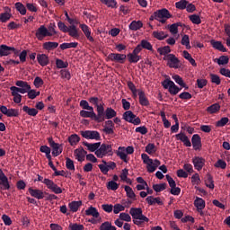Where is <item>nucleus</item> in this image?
<instances>
[{
  "label": "nucleus",
  "instance_id": "obj_6",
  "mask_svg": "<svg viewBox=\"0 0 230 230\" xmlns=\"http://www.w3.org/2000/svg\"><path fill=\"white\" fill-rule=\"evenodd\" d=\"M163 60L167 62V66L171 69H179L181 67V60L174 54H168L164 57Z\"/></svg>",
  "mask_w": 230,
  "mask_h": 230
},
{
  "label": "nucleus",
  "instance_id": "obj_42",
  "mask_svg": "<svg viewBox=\"0 0 230 230\" xmlns=\"http://www.w3.org/2000/svg\"><path fill=\"white\" fill-rule=\"evenodd\" d=\"M125 147H119V150L117 152L118 157H119L124 163H128V159L127 158V153H125Z\"/></svg>",
  "mask_w": 230,
  "mask_h": 230
},
{
  "label": "nucleus",
  "instance_id": "obj_29",
  "mask_svg": "<svg viewBox=\"0 0 230 230\" xmlns=\"http://www.w3.org/2000/svg\"><path fill=\"white\" fill-rule=\"evenodd\" d=\"M70 37H73V39H79L80 34L78 33V29H76V25H70L68 27L67 32Z\"/></svg>",
  "mask_w": 230,
  "mask_h": 230
},
{
  "label": "nucleus",
  "instance_id": "obj_63",
  "mask_svg": "<svg viewBox=\"0 0 230 230\" xmlns=\"http://www.w3.org/2000/svg\"><path fill=\"white\" fill-rule=\"evenodd\" d=\"M66 166L67 168V170H75V162L73 160H71V158L66 157Z\"/></svg>",
  "mask_w": 230,
  "mask_h": 230
},
{
  "label": "nucleus",
  "instance_id": "obj_60",
  "mask_svg": "<svg viewBox=\"0 0 230 230\" xmlns=\"http://www.w3.org/2000/svg\"><path fill=\"white\" fill-rule=\"evenodd\" d=\"M56 66L58 69H65L66 67H67V66H69V64L67 62H64V60L62 59H57Z\"/></svg>",
  "mask_w": 230,
  "mask_h": 230
},
{
  "label": "nucleus",
  "instance_id": "obj_35",
  "mask_svg": "<svg viewBox=\"0 0 230 230\" xmlns=\"http://www.w3.org/2000/svg\"><path fill=\"white\" fill-rule=\"evenodd\" d=\"M215 181H213V176H211L210 173H208L205 177V184L207 188H209L210 190H215Z\"/></svg>",
  "mask_w": 230,
  "mask_h": 230
},
{
  "label": "nucleus",
  "instance_id": "obj_25",
  "mask_svg": "<svg viewBox=\"0 0 230 230\" xmlns=\"http://www.w3.org/2000/svg\"><path fill=\"white\" fill-rule=\"evenodd\" d=\"M176 139L181 141L185 146H191V141H190V138L184 133L177 134Z\"/></svg>",
  "mask_w": 230,
  "mask_h": 230
},
{
  "label": "nucleus",
  "instance_id": "obj_15",
  "mask_svg": "<svg viewBox=\"0 0 230 230\" xmlns=\"http://www.w3.org/2000/svg\"><path fill=\"white\" fill-rule=\"evenodd\" d=\"M19 54V50H16L13 47H9L7 45H0V57H8V55Z\"/></svg>",
  "mask_w": 230,
  "mask_h": 230
},
{
  "label": "nucleus",
  "instance_id": "obj_37",
  "mask_svg": "<svg viewBox=\"0 0 230 230\" xmlns=\"http://www.w3.org/2000/svg\"><path fill=\"white\" fill-rule=\"evenodd\" d=\"M172 78L174 79L176 84H178V85H181V87H183L185 91H188V89H190V87L186 85V83H184V80H182V77H181V75H172Z\"/></svg>",
  "mask_w": 230,
  "mask_h": 230
},
{
  "label": "nucleus",
  "instance_id": "obj_17",
  "mask_svg": "<svg viewBox=\"0 0 230 230\" xmlns=\"http://www.w3.org/2000/svg\"><path fill=\"white\" fill-rule=\"evenodd\" d=\"M88 102L90 103H92V105H95L96 109H97V113H98V109H101V112H102V116H103L105 118V108L103 107V105H105L103 102L102 103H98V102H100V99L98 97H90L88 99Z\"/></svg>",
  "mask_w": 230,
  "mask_h": 230
},
{
  "label": "nucleus",
  "instance_id": "obj_10",
  "mask_svg": "<svg viewBox=\"0 0 230 230\" xmlns=\"http://www.w3.org/2000/svg\"><path fill=\"white\" fill-rule=\"evenodd\" d=\"M43 184L47 186L48 190H50V191L56 193V195H60V193L63 191L62 188L58 187V185H57L54 181L48 178L43 180Z\"/></svg>",
  "mask_w": 230,
  "mask_h": 230
},
{
  "label": "nucleus",
  "instance_id": "obj_59",
  "mask_svg": "<svg viewBox=\"0 0 230 230\" xmlns=\"http://www.w3.org/2000/svg\"><path fill=\"white\" fill-rule=\"evenodd\" d=\"M215 168H221V170H226L227 168V164L226 161L219 159L217 162L214 164Z\"/></svg>",
  "mask_w": 230,
  "mask_h": 230
},
{
  "label": "nucleus",
  "instance_id": "obj_18",
  "mask_svg": "<svg viewBox=\"0 0 230 230\" xmlns=\"http://www.w3.org/2000/svg\"><path fill=\"white\" fill-rule=\"evenodd\" d=\"M102 132L108 136L114 134V122L112 120L105 121Z\"/></svg>",
  "mask_w": 230,
  "mask_h": 230
},
{
  "label": "nucleus",
  "instance_id": "obj_7",
  "mask_svg": "<svg viewBox=\"0 0 230 230\" xmlns=\"http://www.w3.org/2000/svg\"><path fill=\"white\" fill-rule=\"evenodd\" d=\"M112 155V146L111 145H107V144H102L99 146V149L95 151V155L99 157L100 159H103L105 155Z\"/></svg>",
  "mask_w": 230,
  "mask_h": 230
},
{
  "label": "nucleus",
  "instance_id": "obj_61",
  "mask_svg": "<svg viewBox=\"0 0 230 230\" xmlns=\"http://www.w3.org/2000/svg\"><path fill=\"white\" fill-rule=\"evenodd\" d=\"M120 211H125V206L117 203L113 206V213L115 215H118V213H120Z\"/></svg>",
  "mask_w": 230,
  "mask_h": 230
},
{
  "label": "nucleus",
  "instance_id": "obj_36",
  "mask_svg": "<svg viewBox=\"0 0 230 230\" xmlns=\"http://www.w3.org/2000/svg\"><path fill=\"white\" fill-rule=\"evenodd\" d=\"M142 27H143V22H141L139 20L133 21L129 24V30H131L132 31H137V30H141Z\"/></svg>",
  "mask_w": 230,
  "mask_h": 230
},
{
  "label": "nucleus",
  "instance_id": "obj_12",
  "mask_svg": "<svg viewBox=\"0 0 230 230\" xmlns=\"http://www.w3.org/2000/svg\"><path fill=\"white\" fill-rule=\"evenodd\" d=\"M0 112L7 118H19V110L18 109H8L6 106H0Z\"/></svg>",
  "mask_w": 230,
  "mask_h": 230
},
{
  "label": "nucleus",
  "instance_id": "obj_47",
  "mask_svg": "<svg viewBox=\"0 0 230 230\" xmlns=\"http://www.w3.org/2000/svg\"><path fill=\"white\" fill-rule=\"evenodd\" d=\"M99 230H116V226H112L111 222L106 221L100 226Z\"/></svg>",
  "mask_w": 230,
  "mask_h": 230
},
{
  "label": "nucleus",
  "instance_id": "obj_24",
  "mask_svg": "<svg viewBox=\"0 0 230 230\" xmlns=\"http://www.w3.org/2000/svg\"><path fill=\"white\" fill-rule=\"evenodd\" d=\"M138 96L140 105H143L144 107H148V105H150V102H148V99L143 90H138Z\"/></svg>",
  "mask_w": 230,
  "mask_h": 230
},
{
  "label": "nucleus",
  "instance_id": "obj_19",
  "mask_svg": "<svg viewBox=\"0 0 230 230\" xmlns=\"http://www.w3.org/2000/svg\"><path fill=\"white\" fill-rule=\"evenodd\" d=\"M191 143L194 150H200V148H202V138L200 137V135H193L191 138Z\"/></svg>",
  "mask_w": 230,
  "mask_h": 230
},
{
  "label": "nucleus",
  "instance_id": "obj_26",
  "mask_svg": "<svg viewBox=\"0 0 230 230\" xmlns=\"http://www.w3.org/2000/svg\"><path fill=\"white\" fill-rule=\"evenodd\" d=\"M86 217H93V218H100V212L96 208L91 206L88 209L85 210Z\"/></svg>",
  "mask_w": 230,
  "mask_h": 230
},
{
  "label": "nucleus",
  "instance_id": "obj_1",
  "mask_svg": "<svg viewBox=\"0 0 230 230\" xmlns=\"http://www.w3.org/2000/svg\"><path fill=\"white\" fill-rule=\"evenodd\" d=\"M15 85L17 86L10 87V91H12L11 94L12 96H13V100L14 103H21V102H22V95L21 94H26V93H28V91L31 89V86L27 82H24V81H17L15 83Z\"/></svg>",
  "mask_w": 230,
  "mask_h": 230
},
{
  "label": "nucleus",
  "instance_id": "obj_48",
  "mask_svg": "<svg viewBox=\"0 0 230 230\" xmlns=\"http://www.w3.org/2000/svg\"><path fill=\"white\" fill-rule=\"evenodd\" d=\"M215 62H217L218 66H226V64H229V57L220 56L219 58L215 59Z\"/></svg>",
  "mask_w": 230,
  "mask_h": 230
},
{
  "label": "nucleus",
  "instance_id": "obj_38",
  "mask_svg": "<svg viewBox=\"0 0 230 230\" xmlns=\"http://www.w3.org/2000/svg\"><path fill=\"white\" fill-rule=\"evenodd\" d=\"M80 206H82V200L72 201L68 204L69 209L72 211V213H76V211H78L80 208Z\"/></svg>",
  "mask_w": 230,
  "mask_h": 230
},
{
  "label": "nucleus",
  "instance_id": "obj_50",
  "mask_svg": "<svg viewBox=\"0 0 230 230\" xmlns=\"http://www.w3.org/2000/svg\"><path fill=\"white\" fill-rule=\"evenodd\" d=\"M60 49L64 51L65 49H69L71 48H78V42H71V43H63L59 46Z\"/></svg>",
  "mask_w": 230,
  "mask_h": 230
},
{
  "label": "nucleus",
  "instance_id": "obj_43",
  "mask_svg": "<svg viewBox=\"0 0 230 230\" xmlns=\"http://www.w3.org/2000/svg\"><path fill=\"white\" fill-rule=\"evenodd\" d=\"M194 206L197 209H204V208H206V201L203 199L197 197L194 200Z\"/></svg>",
  "mask_w": 230,
  "mask_h": 230
},
{
  "label": "nucleus",
  "instance_id": "obj_40",
  "mask_svg": "<svg viewBox=\"0 0 230 230\" xmlns=\"http://www.w3.org/2000/svg\"><path fill=\"white\" fill-rule=\"evenodd\" d=\"M22 111L23 112H26L28 116H37L39 114V110L35 108H30L28 106H23Z\"/></svg>",
  "mask_w": 230,
  "mask_h": 230
},
{
  "label": "nucleus",
  "instance_id": "obj_11",
  "mask_svg": "<svg viewBox=\"0 0 230 230\" xmlns=\"http://www.w3.org/2000/svg\"><path fill=\"white\" fill-rule=\"evenodd\" d=\"M48 141H49V146L52 148L53 157H58V155L62 154V145L56 143L55 140H53V137H49Z\"/></svg>",
  "mask_w": 230,
  "mask_h": 230
},
{
  "label": "nucleus",
  "instance_id": "obj_3",
  "mask_svg": "<svg viewBox=\"0 0 230 230\" xmlns=\"http://www.w3.org/2000/svg\"><path fill=\"white\" fill-rule=\"evenodd\" d=\"M89 111L85 110H82L80 111L81 118H91V119H93V121H97V123H102V121H105V117L102 115V109L98 108V113L94 112V108H92V110H88Z\"/></svg>",
  "mask_w": 230,
  "mask_h": 230
},
{
  "label": "nucleus",
  "instance_id": "obj_55",
  "mask_svg": "<svg viewBox=\"0 0 230 230\" xmlns=\"http://www.w3.org/2000/svg\"><path fill=\"white\" fill-rule=\"evenodd\" d=\"M166 183H160V184H154L153 190L156 191V193H159L161 191H164L166 189Z\"/></svg>",
  "mask_w": 230,
  "mask_h": 230
},
{
  "label": "nucleus",
  "instance_id": "obj_54",
  "mask_svg": "<svg viewBox=\"0 0 230 230\" xmlns=\"http://www.w3.org/2000/svg\"><path fill=\"white\" fill-rule=\"evenodd\" d=\"M140 46H142L144 49H147L148 51H153L154 49L152 44L146 40H142L140 42Z\"/></svg>",
  "mask_w": 230,
  "mask_h": 230
},
{
  "label": "nucleus",
  "instance_id": "obj_20",
  "mask_svg": "<svg viewBox=\"0 0 230 230\" xmlns=\"http://www.w3.org/2000/svg\"><path fill=\"white\" fill-rule=\"evenodd\" d=\"M192 163L194 164V168L198 170V172H200L202 168H204V164H206V160L199 156H195L192 159Z\"/></svg>",
  "mask_w": 230,
  "mask_h": 230
},
{
  "label": "nucleus",
  "instance_id": "obj_31",
  "mask_svg": "<svg viewBox=\"0 0 230 230\" xmlns=\"http://www.w3.org/2000/svg\"><path fill=\"white\" fill-rule=\"evenodd\" d=\"M211 46L217 49L218 51H222L223 53H226L227 49L224 47V44H222V41H216L215 40H211Z\"/></svg>",
  "mask_w": 230,
  "mask_h": 230
},
{
  "label": "nucleus",
  "instance_id": "obj_34",
  "mask_svg": "<svg viewBox=\"0 0 230 230\" xmlns=\"http://www.w3.org/2000/svg\"><path fill=\"white\" fill-rule=\"evenodd\" d=\"M128 60L130 64H137L141 60V56L135 54L134 52L128 54Z\"/></svg>",
  "mask_w": 230,
  "mask_h": 230
},
{
  "label": "nucleus",
  "instance_id": "obj_14",
  "mask_svg": "<svg viewBox=\"0 0 230 230\" xmlns=\"http://www.w3.org/2000/svg\"><path fill=\"white\" fill-rule=\"evenodd\" d=\"M81 136L82 137H84V139H95V141H100V139H102L100 132L94 130L81 131Z\"/></svg>",
  "mask_w": 230,
  "mask_h": 230
},
{
  "label": "nucleus",
  "instance_id": "obj_39",
  "mask_svg": "<svg viewBox=\"0 0 230 230\" xmlns=\"http://www.w3.org/2000/svg\"><path fill=\"white\" fill-rule=\"evenodd\" d=\"M0 190H10V182H8V177L4 176L0 178Z\"/></svg>",
  "mask_w": 230,
  "mask_h": 230
},
{
  "label": "nucleus",
  "instance_id": "obj_49",
  "mask_svg": "<svg viewBox=\"0 0 230 230\" xmlns=\"http://www.w3.org/2000/svg\"><path fill=\"white\" fill-rule=\"evenodd\" d=\"M68 142L70 143L71 146H75V145H77V143H80V137L76 134L71 135L68 137Z\"/></svg>",
  "mask_w": 230,
  "mask_h": 230
},
{
  "label": "nucleus",
  "instance_id": "obj_9",
  "mask_svg": "<svg viewBox=\"0 0 230 230\" xmlns=\"http://www.w3.org/2000/svg\"><path fill=\"white\" fill-rule=\"evenodd\" d=\"M123 119L133 125H141V119L137 117L132 111H128L123 113Z\"/></svg>",
  "mask_w": 230,
  "mask_h": 230
},
{
  "label": "nucleus",
  "instance_id": "obj_23",
  "mask_svg": "<svg viewBox=\"0 0 230 230\" xmlns=\"http://www.w3.org/2000/svg\"><path fill=\"white\" fill-rule=\"evenodd\" d=\"M37 60L40 66H41L42 67H46V66L49 64V58L46 54H38Z\"/></svg>",
  "mask_w": 230,
  "mask_h": 230
},
{
  "label": "nucleus",
  "instance_id": "obj_53",
  "mask_svg": "<svg viewBox=\"0 0 230 230\" xmlns=\"http://www.w3.org/2000/svg\"><path fill=\"white\" fill-rule=\"evenodd\" d=\"M188 1L186 0H181L179 2H176L175 7L178 8V10H186V7L188 6Z\"/></svg>",
  "mask_w": 230,
  "mask_h": 230
},
{
  "label": "nucleus",
  "instance_id": "obj_8",
  "mask_svg": "<svg viewBox=\"0 0 230 230\" xmlns=\"http://www.w3.org/2000/svg\"><path fill=\"white\" fill-rule=\"evenodd\" d=\"M162 85L164 89H168L170 94H172V96H175V94H179V91H181V88L179 86L175 85V83L170 79H165L162 82Z\"/></svg>",
  "mask_w": 230,
  "mask_h": 230
},
{
  "label": "nucleus",
  "instance_id": "obj_46",
  "mask_svg": "<svg viewBox=\"0 0 230 230\" xmlns=\"http://www.w3.org/2000/svg\"><path fill=\"white\" fill-rule=\"evenodd\" d=\"M124 190L126 191V195L128 199H131L132 200H137L136 199V193L134 192V190L130 188V186L126 185L124 187Z\"/></svg>",
  "mask_w": 230,
  "mask_h": 230
},
{
  "label": "nucleus",
  "instance_id": "obj_44",
  "mask_svg": "<svg viewBox=\"0 0 230 230\" xmlns=\"http://www.w3.org/2000/svg\"><path fill=\"white\" fill-rule=\"evenodd\" d=\"M157 52L159 53V55H164V57H168V55L172 53V49H170V46L160 47L157 49Z\"/></svg>",
  "mask_w": 230,
  "mask_h": 230
},
{
  "label": "nucleus",
  "instance_id": "obj_33",
  "mask_svg": "<svg viewBox=\"0 0 230 230\" xmlns=\"http://www.w3.org/2000/svg\"><path fill=\"white\" fill-rule=\"evenodd\" d=\"M57 48H58V42L47 41L43 43V49H46V51H51L57 49Z\"/></svg>",
  "mask_w": 230,
  "mask_h": 230
},
{
  "label": "nucleus",
  "instance_id": "obj_21",
  "mask_svg": "<svg viewBox=\"0 0 230 230\" xmlns=\"http://www.w3.org/2000/svg\"><path fill=\"white\" fill-rule=\"evenodd\" d=\"M74 154L75 155V159L82 163L83 161H85V155H87V151L84 149V147L77 148L74 151Z\"/></svg>",
  "mask_w": 230,
  "mask_h": 230
},
{
  "label": "nucleus",
  "instance_id": "obj_16",
  "mask_svg": "<svg viewBox=\"0 0 230 230\" xmlns=\"http://www.w3.org/2000/svg\"><path fill=\"white\" fill-rule=\"evenodd\" d=\"M108 58L109 60H111V62H119V64H125V60H127V55L111 53L108 56Z\"/></svg>",
  "mask_w": 230,
  "mask_h": 230
},
{
  "label": "nucleus",
  "instance_id": "obj_4",
  "mask_svg": "<svg viewBox=\"0 0 230 230\" xmlns=\"http://www.w3.org/2000/svg\"><path fill=\"white\" fill-rule=\"evenodd\" d=\"M141 158L144 164H146V169L149 173H154V171L156 170L158 166H161V161L157 159L152 160L146 154H142Z\"/></svg>",
  "mask_w": 230,
  "mask_h": 230
},
{
  "label": "nucleus",
  "instance_id": "obj_64",
  "mask_svg": "<svg viewBox=\"0 0 230 230\" xmlns=\"http://www.w3.org/2000/svg\"><path fill=\"white\" fill-rule=\"evenodd\" d=\"M69 230H84V225L70 224L68 226Z\"/></svg>",
  "mask_w": 230,
  "mask_h": 230
},
{
  "label": "nucleus",
  "instance_id": "obj_51",
  "mask_svg": "<svg viewBox=\"0 0 230 230\" xmlns=\"http://www.w3.org/2000/svg\"><path fill=\"white\" fill-rule=\"evenodd\" d=\"M15 8L17 12L21 13V15H26V7L24 6V4H22V3L17 2L15 4Z\"/></svg>",
  "mask_w": 230,
  "mask_h": 230
},
{
  "label": "nucleus",
  "instance_id": "obj_28",
  "mask_svg": "<svg viewBox=\"0 0 230 230\" xmlns=\"http://www.w3.org/2000/svg\"><path fill=\"white\" fill-rule=\"evenodd\" d=\"M82 31L84 33L85 37L90 40V42H94V38L91 36V31H89V26L86 24H80Z\"/></svg>",
  "mask_w": 230,
  "mask_h": 230
},
{
  "label": "nucleus",
  "instance_id": "obj_52",
  "mask_svg": "<svg viewBox=\"0 0 230 230\" xmlns=\"http://www.w3.org/2000/svg\"><path fill=\"white\" fill-rule=\"evenodd\" d=\"M101 3H102V4H106L108 8H117L118 4L116 0H101Z\"/></svg>",
  "mask_w": 230,
  "mask_h": 230
},
{
  "label": "nucleus",
  "instance_id": "obj_32",
  "mask_svg": "<svg viewBox=\"0 0 230 230\" xmlns=\"http://www.w3.org/2000/svg\"><path fill=\"white\" fill-rule=\"evenodd\" d=\"M117 112L112 108H107L104 111V119H112V118H116Z\"/></svg>",
  "mask_w": 230,
  "mask_h": 230
},
{
  "label": "nucleus",
  "instance_id": "obj_45",
  "mask_svg": "<svg viewBox=\"0 0 230 230\" xmlns=\"http://www.w3.org/2000/svg\"><path fill=\"white\" fill-rule=\"evenodd\" d=\"M218 111H220V104L218 103H214L207 108L208 114H217Z\"/></svg>",
  "mask_w": 230,
  "mask_h": 230
},
{
  "label": "nucleus",
  "instance_id": "obj_57",
  "mask_svg": "<svg viewBox=\"0 0 230 230\" xmlns=\"http://www.w3.org/2000/svg\"><path fill=\"white\" fill-rule=\"evenodd\" d=\"M209 76L212 84H216V85H220L222 81L220 80V76H218V75L210 74Z\"/></svg>",
  "mask_w": 230,
  "mask_h": 230
},
{
  "label": "nucleus",
  "instance_id": "obj_5",
  "mask_svg": "<svg viewBox=\"0 0 230 230\" xmlns=\"http://www.w3.org/2000/svg\"><path fill=\"white\" fill-rule=\"evenodd\" d=\"M154 13L155 21H158V22L162 24H165L167 19H172V13H170V11L166 8L157 10Z\"/></svg>",
  "mask_w": 230,
  "mask_h": 230
},
{
  "label": "nucleus",
  "instance_id": "obj_30",
  "mask_svg": "<svg viewBox=\"0 0 230 230\" xmlns=\"http://www.w3.org/2000/svg\"><path fill=\"white\" fill-rule=\"evenodd\" d=\"M83 145L87 147L89 152H96V150H98L100 148L102 142H97V143H93V144L83 142Z\"/></svg>",
  "mask_w": 230,
  "mask_h": 230
},
{
  "label": "nucleus",
  "instance_id": "obj_22",
  "mask_svg": "<svg viewBox=\"0 0 230 230\" xmlns=\"http://www.w3.org/2000/svg\"><path fill=\"white\" fill-rule=\"evenodd\" d=\"M29 193L31 197H34V199H38V200L44 199L45 192L39 189L29 188Z\"/></svg>",
  "mask_w": 230,
  "mask_h": 230
},
{
  "label": "nucleus",
  "instance_id": "obj_41",
  "mask_svg": "<svg viewBox=\"0 0 230 230\" xmlns=\"http://www.w3.org/2000/svg\"><path fill=\"white\" fill-rule=\"evenodd\" d=\"M153 37L157 39V40H164V39H168V34L163 31H153Z\"/></svg>",
  "mask_w": 230,
  "mask_h": 230
},
{
  "label": "nucleus",
  "instance_id": "obj_2",
  "mask_svg": "<svg viewBox=\"0 0 230 230\" xmlns=\"http://www.w3.org/2000/svg\"><path fill=\"white\" fill-rule=\"evenodd\" d=\"M129 215H131L135 226H143L145 222H150V219L143 215V209L141 208H131Z\"/></svg>",
  "mask_w": 230,
  "mask_h": 230
},
{
  "label": "nucleus",
  "instance_id": "obj_27",
  "mask_svg": "<svg viewBox=\"0 0 230 230\" xmlns=\"http://www.w3.org/2000/svg\"><path fill=\"white\" fill-rule=\"evenodd\" d=\"M6 13H0V22H7V21H10L12 19V9L10 7H5Z\"/></svg>",
  "mask_w": 230,
  "mask_h": 230
},
{
  "label": "nucleus",
  "instance_id": "obj_56",
  "mask_svg": "<svg viewBox=\"0 0 230 230\" xmlns=\"http://www.w3.org/2000/svg\"><path fill=\"white\" fill-rule=\"evenodd\" d=\"M189 19L191 21L192 24H200L202 22L199 14H191L189 16Z\"/></svg>",
  "mask_w": 230,
  "mask_h": 230
},
{
  "label": "nucleus",
  "instance_id": "obj_13",
  "mask_svg": "<svg viewBox=\"0 0 230 230\" xmlns=\"http://www.w3.org/2000/svg\"><path fill=\"white\" fill-rule=\"evenodd\" d=\"M36 38L38 40H44L45 37H53V33L49 32L48 31V28L46 26L41 25L37 31H36Z\"/></svg>",
  "mask_w": 230,
  "mask_h": 230
},
{
  "label": "nucleus",
  "instance_id": "obj_58",
  "mask_svg": "<svg viewBox=\"0 0 230 230\" xmlns=\"http://www.w3.org/2000/svg\"><path fill=\"white\" fill-rule=\"evenodd\" d=\"M103 164H99V169L101 170L103 175H107L109 173V167H107V161L102 160Z\"/></svg>",
  "mask_w": 230,
  "mask_h": 230
},
{
  "label": "nucleus",
  "instance_id": "obj_62",
  "mask_svg": "<svg viewBox=\"0 0 230 230\" xmlns=\"http://www.w3.org/2000/svg\"><path fill=\"white\" fill-rule=\"evenodd\" d=\"M228 123H229V118L227 117L221 118L220 120H218L216 123V127H226V125Z\"/></svg>",
  "mask_w": 230,
  "mask_h": 230
}]
</instances>
